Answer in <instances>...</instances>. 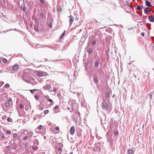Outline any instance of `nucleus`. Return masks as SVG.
Listing matches in <instances>:
<instances>
[{"mask_svg":"<svg viewBox=\"0 0 154 154\" xmlns=\"http://www.w3.org/2000/svg\"><path fill=\"white\" fill-rule=\"evenodd\" d=\"M128 152L129 154H132L133 152V151L131 149H129L128 151Z\"/></svg>","mask_w":154,"mask_h":154,"instance_id":"obj_11","label":"nucleus"},{"mask_svg":"<svg viewBox=\"0 0 154 154\" xmlns=\"http://www.w3.org/2000/svg\"><path fill=\"white\" fill-rule=\"evenodd\" d=\"M126 2V3L127 5L129 7H130L131 5V3L127 2Z\"/></svg>","mask_w":154,"mask_h":154,"instance_id":"obj_22","label":"nucleus"},{"mask_svg":"<svg viewBox=\"0 0 154 154\" xmlns=\"http://www.w3.org/2000/svg\"><path fill=\"white\" fill-rule=\"evenodd\" d=\"M59 108V106H56L55 107V109H57Z\"/></svg>","mask_w":154,"mask_h":154,"instance_id":"obj_39","label":"nucleus"},{"mask_svg":"<svg viewBox=\"0 0 154 154\" xmlns=\"http://www.w3.org/2000/svg\"><path fill=\"white\" fill-rule=\"evenodd\" d=\"M48 112H49V110L48 109H47V110H45L44 111V114H47Z\"/></svg>","mask_w":154,"mask_h":154,"instance_id":"obj_20","label":"nucleus"},{"mask_svg":"<svg viewBox=\"0 0 154 154\" xmlns=\"http://www.w3.org/2000/svg\"><path fill=\"white\" fill-rule=\"evenodd\" d=\"M41 3H44V0H40Z\"/></svg>","mask_w":154,"mask_h":154,"instance_id":"obj_38","label":"nucleus"},{"mask_svg":"<svg viewBox=\"0 0 154 154\" xmlns=\"http://www.w3.org/2000/svg\"><path fill=\"white\" fill-rule=\"evenodd\" d=\"M2 61L3 62L5 63H7L8 60H7L5 58H4L2 60Z\"/></svg>","mask_w":154,"mask_h":154,"instance_id":"obj_13","label":"nucleus"},{"mask_svg":"<svg viewBox=\"0 0 154 154\" xmlns=\"http://www.w3.org/2000/svg\"><path fill=\"white\" fill-rule=\"evenodd\" d=\"M43 109H44V108L43 107H41V108H39V109L40 110H42Z\"/></svg>","mask_w":154,"mask_h":154,"instance_id":"obj_42","label":"nucleus"},{"mask_svg":"<svg viewBox=\"0 0 154 154\" xmlns=\"http://www.w3.org/2000/svg\"><path fill=\"white\" fill-rule=\"evenodd\" d=\"M19 67V65L17 64H15L13 66L12 68L14 70H17Z\"/></svg>","mask_w":154,"mask_h":154,"instance_id":"obj_7","label":"nucleus"},{"mask_svg":"<svg viewBox=\"0 0 154 154\" xmlns=\"http://www.w3.org/2000/svg\"><path fill=\"white\" fill-rule=\"evenodd\" d=\"M12 100V99L11 98H9L8 99V101L9 102H10Z\"/></svg>","mask_w":154,"mask_h":154,"instance_id":"obj_32","label":"nucleus"},{"mask_svg":"<svg viewBox=\"0 0 154 154\" xmlns=\"http://www.w3.org/2000/svg\"><path fill=\"white\" fill-rule=\"evenodd\" d=\"M13 137L14 138L16 137H17V135H13Z\"/></svg>","mask_w":154,"mask_h":154,"instance_id":"obj_46","label":"nucleus"},{"mask_svg":"<svg viewBox=\"0 0 154 154\" xmlns=\"http://www.w3.org/2000/svg\"><path fill=\"white\" fill-rule=\"evenodd\" d=\"M148 19L151 22H154V17L152 15H149V16Z\"/></svg>","mask_w":154,"mask_h":154,"instance_id":"obj_4","label":"nucleus"},{"mask_svg":"<svg viewBox=\"0 0 154 154\" xmlns=\"http://www.w3.org/2000/svg\"><path fill=\"white\" fill-rule=\"evenodd\" d=\"M151 11V9L149 8H146L144 10V13L146 14Z\"/></svg>","mask_w":154,"mask_h":154,"instance_id":"obj_3","label":"nucleus"},{"mask_svg":"<svg viewBox=\"0 0 154 154\" xmlns=\"http://www.w3.org/2000/svg\"><path fill=\"white\" fill-rule=\"evenodd\" d=\"M20 108H21V109L23 108V105H22V104H20Z\"/></svg>","mask_w":154,"mask_h":154,"instance_id":"obj_34","label":"nucleus"},{"mask_svg":"<svg viewBox=\"0 0 154 154\" xmlns=\"http://www.w3.org/2000/svg\"><path fill=\"white\" fill-rule=\"evenodd\" d=\"M48 100L51 103H52L53 102V100L52 99H48Z\"/></svg>","mask_w":154,"mask_h":154,"instance_id":"obj_37","label":"nucleus"},{"mask_svg":"<svg viewBox=\"0 0 154 154\" xmlns=\"http://www.w3.org/2000/svg\"><path fill=\"white\" fill-rule=\"evenodd\" d=\"M38 76H43V74L42 73L40 72H38L37 74Z\"/></svg>","mask_w":154,"mask_h":154,"instance_id":"obj_10","label":"nucleus"},{"mask_svg":"<svg viewBox=\"0 0 154 154\" xmlns=\"http://www.w3.org/2000/svg\"><path fill=\"white\" fill-rule=\"evenodd\" d=\"M13 135H16V134H14Z\"/></svg>","mask_w":154,"mask_h":154,"instance_id":"obj_49","label":"nucleus"},{"mask_svg":"<svg viewBox=\"0 0 154 154\" xmlns=\"http://www.w3.org/2000/svg\"><path fill=\"white\" fill-rule=\"evenodd\" d=\"M57 89L56 88H54L53 89V91L54 92H55L57 91Z\"/></svg>","mask_w":154,"mask_h":154,"instance_id":"obj_31","label":"nucleus"},{"mask_svg":"<svg viewBox=\"0 0 154 154\" xmlns=\"http://www.w3.org/2000/svg\"><path fill=\"white\" fill-rule=\"evenodd\" d=\"M5 137L4 135H0V140L1 139L2 140H4L5 139Z\"/></svg>","mask_w":154,"mask_h":154,"instance_id":"obj_12","label":"nucleus"},{"mask_svg":"<svg viewBox=\"0 0 154 154\" xmlns=\"http://www.w3.org/2000/svg\"><path fill=\"white\" fill-rule=\"evenodd\" d=\"M69 17L70 18L69 21V24L70 25H71L72 24V22L74 20V18L72 15H70Z\"/></svg>","mask_w":154,"mask_h":154,"instance_id":"obj_2","label":"nucleus"},{"mask_svg":"<svg viewBox=\"0 0 154 154\" xmlns=\"http://www.w3.org/2000/svg\"><path fill=\"white\" fill-rule=\"evenodd\" d=\"M143 5H139L137 6V9L139 11H140L143 8Z\"/></svg>","mask_w":154,"mask_h":154,"instance_id":"obj_9","label":"nucleus"},{"mask_svg":"<svg viewBox=\"0 0 154 154\" xmlns=\"http://www.w3.org/2000/svg\"><path fill=\"white\" fill-rule=\"evenodd\" d=\"M65 32H66V31H64V32L61 35L60 37V38H63V37L64 36V35L65 34Z\"/></svg>","mask_w":154,"mask_h":154,"instance_id":"obj_17","label":"nucleus"},{"mask_svg":"<svg viewBox=\"0 0 154 154\" xmlns=\"http://www.w3.org/2000/svg\"><path fill=\"white\" fill-rule=\"evenodd\" d=\"M37 90H38V89H33V90H30V91L31 93L32 94H33L34 91H37Z\"/></svg>","mask_w":154,"mask_h":154,"instance_id":"obj_14","label":"nucleus"},{"mask_svg":"<svg viewBox=\"0 0 154 154\" xmlns=\"http://www.w3.org/2000/svg\"><path fill=\"white\" fill-rule=\"evenodd\" d=\"M42 125H40L39 126L38 128H38L39 129H41L42 128Z\"/></svg>","mask_w":154,"mask_h":154,"instance_id":"obj_27","label":"nucleus"},{"mask_svg":"<svg viewBox=\"0 0 154 154\" xmlns=\"http://www.w3.org/2000/svg\"><path fill=\"white\" fill-rule=\"evenodd\" d=\"M75 128L74 126H72L70 129V133L71 134H73L74 132Z\"/></svg>","mask_w":154,"mask_h":154,"instance_id":"obj_8","label":"nucleus"},{"mask_svg":"<svg viewBox=\"0 0 154 154\" xmlns=\"http://www.w3.org/2000/svg\"><path fill=\"white\" fill-rule=\"evenodd\" d=\"M51 84H48L45 87L44 86L43 87V88L44 90H48V89L50 88H51Z\"/></svg>","mask_w":154,"mask_h":154,"instance_id":"obj_5","label":"nucleus"},{"mask_svg":"<svg viewBox=\"0 0 154 154\" xmlns=\"http://www.w3.org/2000/svg\"><path fill=\"white\" fill-rule=\"evenodd\" d=\"M95 65L96 67H97L98 66V61H96L95 62Z\"/></svg>","mask_w":154,"mask_h":154,"instance_id":"obj_21","label":"nucleus"},{"mask_svg":"<svg viewBox=\"0 0 154 154\" xmlns=\"http://www.w3.org/2000/svg\"><path fill=\"white\" fill-rule=\"evenodd\" d=\"M10 87V85L8 84H6L4 86V87L5 88H9Z\"/></svg>","mask_w":154,"mask_h":154,"instance_id":"obj_16","label":"nucleus"},{"mask_svg":"<svg viewBox=\"0 0 154 154\" xmlns=\"http://www.w3.org/2000/svg\"><path fill=\"white\" fill-rule=\"evenodd\" d=\"M69 154H72V153H69Z\"/></svg>","mask_w":154,"mask_h":154,"instance_id":"obj_50","label":"nucleus"},{"mask_svg":"<svg viewBox=\"0 0 154 154\" xmlns=\"http://www.w3.org/2000/svg\"><path fill=\"white\" fill-rule=\"evenodd\" d=\"M146 5V6L148 7H150L152 6L151 3L149 2L148 1L146 0L145 2Z\"/></svg>","mask_w":154,"mask_h":154,"instance_id":"obj_6","label":"nucleus"},{"mask_svg":"<svg viewBox=\"0 0 154 154\" xmlns=\"http://www.w3.org/2000/svg\"><path fill=\"white\" fill-rule=\"evenodd\" d=\"M11 120V119L9 118H8L7 119V121L8 122H10L11 121H10Z\"/></svg>","mask_w":154,"mask_h":154,"instance_id":"obj_35","label":"nucleus"},{"mask_svg":"<svg viewBox=\"0 0 154 154\" xmlns=\"http://www.w3.org/2000/svg\"><path fill=\"white\" fill-rule=\"evenodd\" d=\"M59 129V127H57L55 128V129L56 130H58Z\"/></svg>","mask_w":154,"mask_h":154,"instance_id":"obj_41","label":"nucleus"},{"mask_svg":"<svg viewBox=\"0 0 154 154\" xmlns=\"http://www.w3.org/2000/svg\"><path fill=\"white\" fill-rule=\"evenodd\" d=\"M38 148V147H33L32 149L33 150H37Z\"/></svg>","mask_w":154,"mask_h":154,"instance_id":"obj_25","label":"nucleus"},{"mask_svg":"<svg viewBox=\"0 0 154 154\" xmlns=\"http://www.w3.org/2000/svg\"><path fill=\"white\" fill-rule=\"evenodd\" d=\"M115 134H118V131H116V132H115Z\"/></svg>","mask_w":154,"mask_h":154,"instance_id":"obj_45","label":"nucleus"},{"mask_svg":"<svg viewBox=\"0 0 154 154\" xmlns=\"http://www.w3.org/2000/svg\"><path fill=\"white\" fill-rule=\"evenodd\" d=\"M96 44V42L95 41H93L92 42V45L94 46Z\"/></svg>","mask_w":154,"mask_h":154,"instance_id":"obj_30","label":"nucleus"},{"mask_svg":"<svg viewBox=\"0 0 154 154\" xmlns=\"http://www.w3.org/2000/svg\"><path fill=\"white\" fill-rule=\"evenodd\" d=\"M92 52V50L91 49H90L88 51V53L89 54H91Z\"/></svg>","mask_w":154,"mask_h":154,"instance_id":"obj_26","label":"nucleus"},{"mask_svg":"<svg viewBox=\"0 0 154 154\" xmlns=\"http://www.w3.org/2000/svg\"><path fill=\"white\" fill-rule=\"evenodd\" d=\"M5 105L7 107H9L10 106V103L8 102L5 103Z\"/></svg>","mask_w":154,"mask_h":154,"instance_id":"obj_19","label":"nucleus"},{"mask_svg":"<svg viewBox=\"0 0 154 154\" xmlns=\"http://www.w3.org/2000/svg\"><path fill=\"white\" fill-rule=\"evenodd\" d=\"M17 147L16 146H14V147L13 148L12 147V149H17Z\"/></svg>","mask_w":154,"mask_h":154,"instance_id":"obj_36","label":"nucleus"},{"mask_svg":"<svg viewBox=\"0 0 154 154\" xmlns=\"http://www.w3.org/2000/svg\"><path fill=\"white\" fill-rule=\"evenodd\" d=\"M34 143H37L38 144V141L37 140H35L34 141Z\"/></svg>","mask_w":154,"mask_h":154,"instance_id":"obj_33","label":"nucleus"},{"mask_svg":"<svg viewBox=\"0 0 154 154\" xmlns=\"http://www.w3.org/2000/svg\"><path fill=\"white\" fill-rule=\"evenodd\" d=\"M21 8L23 11H25L26 8L24 6L22 5L21 6Z\"/></svg>","mask_w":154,"mask_h":154,"instance_id":"obj_15","label":"nucleus"},{"mask_svg":"<svg viewBox=\"0 0 154 154\" xmlns=\"http://www.w3.org/2000/svg\"><path fill=\"white\" fill-rule=\"evenodd\" d=\"M34 29L35 30V31L36 32H38V27L35 26Z\"/></svg>","mask_w":154,"mask_h":154,"instance_id":"obj_24","label":"nucleus"},{"mask_svg":"<svg viewBox=\"0 0 154 154\" xmlns=\"http://www.w3.org/2000/svg\"><path fill=\"white\" fill-rule=\"evenodd\" d=\"M44 139H46V137L44 136Z\"/></svg>","mask_w":154,"mask_h":154,"instance_id":"obj_47","label":"nucleus"},{"mask_svg":"<svg viewBox=\"0 0 154 154\" xmlns=\"http://www.w3.org/2000/svg\"><path fill=\"white\" fill-rule=\"evenodd\" d=\"M58 150L59 151H60L61 150V149L60 148H59L58 149Z\"/></svg>","mask_w":154,"mask_h":154,"instance_id":"obj_43","label":"nucleus"},{"mask_svg":"<svg viewBox=\"0 0 154 154\" xmlns=\"http://www.w3.org/2000/svg\"><path fill=\"white\" fill-rule=\"evenodd\" d=\"M34 97L36 100H37L39 97V96L38 95H35Z\"/></svg>","mask_w":154,"mask_h":154,"instance_id":"obj_29","label":"nucleus"},{"mask_svg":"<svg viewBox=\"0 0 154 154\" xmlns=\"http://www.w3.org/2000/svg\"><path fill=\"white\" fill-rule=\"evenodd\" d=\"M94 82H95L96 83H97V82L98 80L97 78H94Z\"/></svg>","mask_w":154,"mask_h":154,"instance_id":"obj_18","label":"nucleus"},{"mask_svg":"<svg viewBox=\"0 0 154 154\" xmlns=\"http://www.w3.org/2000/svg\"><path fill=\"white\" fill-rule=\"evenodd\" d=\"M7 148L8 149H9V148H10V147H9V146H7Z\"/></svg>","mask_w":154,"mask_h":154,"instance_id":"obj_48","label":"nucleus"},{"mask_svg":"<svg viewBox=\"0 0 154 154\" xmlns=\"http://www.w3.org/2000/svg\"><path fill=\"white\" fill-rule=\"evenodd\" d=\"M103 108L105 110H106L108 108V104L106 102H103L102 103Z\"/></svg>","mask_w":154,"mask_h":154,"instance_id":"obj_1","label":"nucleus"},{"mask_svg":"<svg viewBox=\"0 0 154 154\" xmlns=\"http://www.w3.org/2000/svg\"><path fill=\"white\" fill-rule=\"evenodd\" d=\"M6 132L7 134H10L11 133V132L9 131H7Z\"/></svg>","mask_w":154,"mask_h":154,"instance_id":"obj_28","label":"nucleus"},{"mask_svg":"<svg viewBox=\"0 0 154 154\" xmlns=\"http://www.w3.org/2000/svg\"><path fill=\"white\" fill-rule=\"evenodd\" d=\"M141 35L143 36H144V33L143 32L141 33Z\"/></svg>","mask_w":154,"mask_h":154,"instance_id":"obj_44","label":"nucleus"},{"mask_svg":"<svg viewBox=\"0 0 154 154\" xmlns=\"http://www.w3.org/2000/svg\"><path fill=\"white\" fill-rule=\"evenodd\" d=\"M110 94L109 93H106V97L107 98H108L109 97Z\"/></svg>","mask_w":154,"mask_h":154,"instance_id":"obj_23","label":"nucleus"},{"mask_svg":"<svg viewBox=\"0 0 154 154\" xmlns=\"http://www.w3.org/2000/svg\"><path fill=\"white\" fill-rule=\"evenodd\" d=\"M28 138V137L27 136H25L24 137V140H26Z\"/></svg>","mask_w":154,"mask_h":154,"instance_id":"obj_40","label":"nucleus"}]
</instances>
